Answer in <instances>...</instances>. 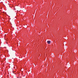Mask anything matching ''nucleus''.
<instances>
[{"mask_svg":"<svg viewBox=\"0 0 78 78\" xmlns=\"http://www.w3.org/2000/svg\"><path fill=\"white\" fill-rule=\"evenodd\" d=\"M47 43L49 44H50V43H51V41H47Z\"/></svg>","mask_w":78,"mask_h":78,"instance_id":"nucleus-1","label":"nucleus"},{"mask_svg":"<svg viewBox=\"0 0 78 78\" xmlns=\"http://www.w3.org/2000/svg\"><path fill=\"white\" fill-rule=\"evenodd\" d=\"M27 27H25V28H27Z\"/></svg>","mask_w":78,"mask_h":78,"instance_id":"nucleus-2","label":"nucleus"},{"mask_svg":"<svg viewBox=\"0 0 78 78\" xmlns=\"http://www.w3.org/2000/svg\"><path fill=\"white\" fill-rule=\"evenodd\" d=\"M17 78H19V77H17Z\"/></svg>","mask_w":78,"mask_h":78,"instance_id":"nucleus-3","label":"nucleus"}]
</instances>
